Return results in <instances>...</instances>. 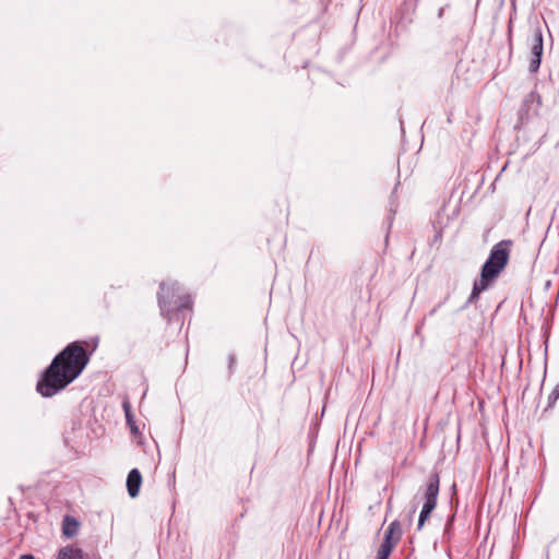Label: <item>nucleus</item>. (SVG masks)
I'll use <instances>...</instances> for the list:
<instances>
[{"mask_svg":"<svg viewBox=\"0 0 559 559\" xmlns=\"http://www.w3.org/2000/svg\"><path fill=\"white\" fill-rule=\"evenodd\" d=\"M97 346L98 338L68 344L41 373L36 384L37 392L44 397H51L66 389L83 372Z\"/></svg>","mask_w":559,"mask_h":559,"instance_id":"1","label":"nucleus"},{"mask_svg":"<svg viewBox=\"0 0 559 559\" xmlns=\"http://www.w3.org/2000/svg\"><path fill=\"white\" fill-rule=\"evenodd\" d=\"M512 246L513 241L507 239L492 247L488 260L481 267L480 280L474 283L469 300L478 299L479 295L497 280L508 265Z\"/></svg>","mask_w":559,"mask_h":559,"instance_id":"2","label":"nucleus"},{"mask_svg":"<svg viewBox=\"0 0 559 559\" xmlns=\"http://www.w3.org/2000/svg\"><path fill=\"white\" fill-rule=\"evenodd\" d=\"M158 305L164 316L190 308L192 300L189 295L181 292V288L176 283H162L158 293Z\"/></svg>","mask_w":559,"mask_h":559,"instance_id":"3","label":"nucleus"},{"mask_svg":"<svg viewBox=\"0 0 559 559\" xmlns=\"http://www.w3.org/2000/svg\"><path fill=\"white\" fill-rule=\"evenodd\" d=\"M440 477L437 473L429 476V481L425 491V503L418 519L417 528L421 530L425 522L429 519L431 512L437 506V499L439 493Z\"/></svg>","mask_w":559,"mask_h":559,"instance_id":"4","label":"nucleus"},{"mask_svg":"<svg viewBox=\"0 0 559 559\" xmlns=\"http://www.w3.org/2000/svg\"><path fill=\"white\" fill-rule=\"evenodd\" d=\"M543 55V37L540 33H537L532 43V58L530 60V71L535 73L538 71Z\"/></svg>","mask_w":559,"mask_h":559,"instance_id":"5","label":"nucleus"},{"mask_svg":"<svg viewBox=\"0 0 559 559\" xmlns=\"http://www.w3.org/2000/svg\"><path fill=\"white\" fill-rule=\"evenodd\" d=\"M401 538H402L401 523L395 520L392 523H390V525L385 530L384 538H383L382 543L395 548V546L400 543Z\"/></svg>","mask_w":559,"mask_h":559,"instance_id":"6","label":"nucleus"},{"mask_svg":"<svg viewBox=\"0 0 559 559\" xmlns=\"http://www.w3.org/2000/svg\"><path fill=\"white\" fill-rule=\"evenodd\" d=\"M142 484V475L139 469L133 468L127 477V489L131 498L138 497Z\"/></svg>","mask_w":559,"mask_h":559,"instance_id":"7","label":"nucleus"},{"mask_svg":"<svg viewBox=\"0 0 559 559\" xmlns=\"http://www.w3.org/2000/svg\"><path fill=\"white\" fill-rule=\"evenodd\" d=\"M80 523L72 516L67 515L62 521V534L68 538L78 534Z\"/></svg>","mask_w":559,"mask_h":559,"instance_id":"8","label":"nucleus"},{"mask_svg":"<svg viewBox=\"0 0 559 559\" xmlns=\"http://www.w3.org/2000/svg\"><path fill=\"white\" fill-rule=\"evenodd\" d=\"M57 559H83V552L80 548L68 545L60 548Z\"/></svg>","mask_w":559,"mask_h":559,"instance_id":"9","label":"nucleus"},{"mask_svg":"<svg viewBox=\"0 0 559 559\" xmlns=\"http://www.w3.org/2000/svg\"><path fill=\"white\" fill-rule=\"evenodd\" d=\"M393 549L392 546L382 543L377 551V559H388Z\"/></svg>","mask_w":559,"mask_h":559,"instance_id":"10","label":"nucleus"},{"mask_svg":"<svg viewBox=\"0 0 559 559\" xmlns=\"http://www.w3.org/2000/svg\"><path fill=\"white\" fill-rule=\"evenodd\" d=\"M124 409H126L127 420H128V423L131 426V430H132L133 433H136L138 432V428L131 423V415H130L129 407H128L127 404H124Z\"/></svg>","mask_w":559,"mask_h":559,"instance_id":"11","label":"nucleus"},{"mask_svg":"<svg viewBox=\"0 0 559 559\" xmlns=\"http://www.w3.org/2000/svg\"><path fill=\"white\" fill-rule=\"evenodd\" d=\"M19 559H36L33 555H21Z\"/></svg>","mask_w":559,"mask_h":559,"instance_id":"12","label":"nucleus"}]
</instances>
